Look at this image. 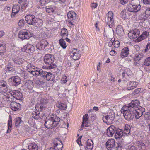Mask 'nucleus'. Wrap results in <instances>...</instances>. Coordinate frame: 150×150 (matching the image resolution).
I'll return each instance as SVG.
<instances>
[{
	"instance_id": "f257e3e1",
	"label": "nucleus",
	"mask_w": 150,
	"mask_h": 150,
	"mask_svg": "<svg viewBox=\"0 0 150 150\" xmlns=\"http://www.w3.org/2000/svg\"><path fill=\"white\" fill-rule=\"evenodd\" d=\"M60 120L59 117L53 115H51L50 117H46L44 125L47 128L52 129L56 126Z\"/></svg>"
},
{
	"instance_id": "f03ea898",
	"label": "nucleus",
	"mask_w": 150,
	"mask_h": 150,
	"mask_svg": "<svg viewBox=\"0 0 150 150\" xmlns=\"http://www.w3.org/2000/svg\"><path fill=\"white\" fill-rule=\"evenodd\" d=\"M45 62L47 65L50 69H53L56 67L54 63V57L53 55L50 54H46L44 57Z\"/></svg>"
},
{
	"instance_id": "7ed1b4c3",
	"label": "nucleus",
	"mask_w": 150,
	"mask_h": 150,
	"mask_svg": "<svg viewBox=\"0 0 150 150\" xmlns=\"http://www.w3.org/2000/svg\"><path fill=\"white\" fill-rule=\"evenodd\" d=\"M138 102L137 101L132 100L130 103L128 104V105H125L123 106L121 109L120 111L122 113L124 114L125 112H127L130 110H132L134 107L133 105L137 104Z\"/></svg>"
},
{
	"instance_id": "20e7f679",
	"label": "nucleus",
	"mask_w": 150,
	"mask_h": 150,
	"mask_svg": "<svg viewBox=\"0 0 150 150\" xmlns=\"http://www.w3.org/2000/svg\"><path fill=\"white\" fill-rule=\"evenodd\" d=\"M115 116L114 113L112 111L108 113L107 115L103 116L102 119L104 122L107 124H110L112 123Z\"/></svg>"
},
{
	"instance_id": "39448f33",
	"label": "nucleus",
	"mask_w": 150,
	"mask_h": 150,
	"mask_svg": "<svg viewBox=\"0 0 150 150\" xmlns=\"http://www.w3.org/2000/svg\"><path fill=\"white\" fill-rule=\"evenodd\" d=\"M48 102L47 99L42 98L40 103H38V104L36 105V108L37 110L41 111L44 110L46 107L45 105Z\"/></svg>"
},
{
	"instance_id": "423d86ee",
	"label": "nucleus",
	"mask_w": 150,
	"mask_h": 150,
	"mask_svg": "<svg viewBox=\"0 0 150 150\" xmlns=\"http://www.w3.org/2000/svg\"><path fill=\"white\" fill-rule=\"evenodd\" d=\"M128 11L130 12H136L139 11L141 8V6L139 4H129L127 6Z\"/></svg>"
},
{
	"instance_id": "0eeeda50",
	"label": "nucleus",
	"mask_w": 150,
	"mask_h": 150,
	"mask_svg": "<svg viewBox=\"0 0 150 150\" xmlns=\"http://www.w3.org/2000/svg\"><path fill=\"white\" fill-rule=\"evenodd\" d=\"M32 36V35L25 29L21 30L18 34V37L22 40L28 39Z\"/></svg>"
},
{
	"instance_id": "6e6552de",
	"label": "nucleus",
	"mask_w": 150,
	"mask_h": 150,
	"mask_svg": "<svg viewBox=\"0 0 150 150\" xmlns=\"http://www.w3.org/2000/svg\"><path fill=\"white\" fill-rule=\"evenodd\" d=\"M70 52V55L73 59L77 60L79 59L81 56V52L79 50L74 48Z\"/></svg>"
},
{
	"instance_id": "1a4fd4ad",
	"label": "nucleus",
	"mask_w": 150,
	"mask_h": 150,
	"mask_svg": "<svg viewBox=\"0 0 150 150\" xmlns=\"http://www.w3.org/2000/svg\"><path fill=\"white\" fill-rule=\"evenodd\" d=\"M53 146L55 150H61L63 147V144L59 138H55L54 139Z\"/></svg>"
},
{
	"instance_id": "9d476101",
	"label": "nucleus",
	"mask_w": 150,
	"mask_h": 150,
	"mask_svg": "<svg viewBox=\"0 0 150 150\" xmlns=\"http://www.w3.org/2000/svg\"><path fill=\"white\" fill-rule=\"evenodd\" d=\"M9 89V86L7 82L4 80L0 81V93H5Z\"/></svg>"
},
{
	"instance_id": "9b49d317",
	"label": "nucleus",
	"mask_w": 150,
	"mask_h": 150,
	"mask_svg": "<svg viewBox=\"0 0 150 150\" xmlns=\"http://www.w3.org/2000/svg\"><path fill=\"white\" fill-rule=\"evenodd\" d=\"M107 24L110 28H111L114 25L113 13L111 11H109L108 13Z\"/></svg>"
},
{
	"instance_id": "f8f14e48",
	"label": "nucleus",
	"mask_w": 150,
	"mask_h": 150,
	"mask_svg": "<svg viewBox=\"0 0 150 150\" xmlns=\"http://www.w3.org/2000/svg\"><path fill=\"white\" fill-rule=\"evenodd\" d=\"M22 52H25L28 53H33L35 51L34 46L31 44H27L21 48Z\"/></svg>"
},
{
	"instance_id": "ddd939ff",
	"label": "nucleus",
	"mask_w": 150,
	"mask_h": 150,
	"mask_svg": "<svg viewBox=\"0 0 150 150\" xmlns=\"http://www.w3.org/2000/svg\"><path fill=\"white\" fill-rule=\"evenodd\" d=\"M18 1L19 3H21L22 2H24L23 5L21 7V9L22 10L25 8V9L28 10L32 6V2L29 1V0H18Z\"/></svg>"
},
{
	"instance_id": "4468645a",
	"label": "nucleus",
	"mask_w": 150,
	"mask_h": 150,
	"mask_svg": "<svg viewBox=\"0 0 150 150\" xmlns=\"http://www.w3.org/2000/svg\"><path fill=\"white\" fill-rule=\"evenodd\" d=\"M140 33L139 30L137 29H135L129 33L128 36L130 39H134L139 36Z\"/></svg>"
},
{
	"instance_id": "2eb2a0df",
	"label": "nucleus",
	"mask_w": 150,
	"mask_h": 150,
	"mask_svg": "<svg viewBox=\"0 0 150 150\" xmlns=\"http://www.w3.org/2000/svg\"><path fill=\"white\" fill-rule=\"evenodd\" d=\"M32 71V74L35 76H40L41 77L45 78V74L46 72L43 71L42 69L38 68L34 71Z\"/></svg>"
},
{
	"instance_id": "dca6fc26",
	"label": "nucleus",
	"mask_w": 150,
	"mask_h": 150,
	"mask_svg": "<svg viewBox=\"0 0 150 150\" xmlns=\"http://www.w3.org/2000/svg\"><path fill=\"white\" fill-rule=\"evenodd\" d=\"M134 101H137L138 102L137 103V104L133 105L134 107L133 108L132 110H134L135 111L143 113L145 111V109L141 106H138V105L139 104V102L137 100H134Z\"/></svg>"
},
{
	"instance_id": "f3484780",
	"label": "nucleus",
	"mask_w": 150,
	"mask_h": 150,
	"mask_svg": "<svg viewBox=\"0 0 150 150\" xmlns=\"http://www.w3.org/2000/svg\"><path fill=\"white\" fill-rule=\"evenodd\" d=\"M3 99L5 101H9L10 102H13L14 100V96L12 93L11 91L9 93H6L3 96Z\"/></svg>"
},
{
	"instance_id": "a211bd4d",
	"label": "nucleus",
	"mask_w": 150,
	"mask_h": 150,
	"mask_svg": "<svg viewBox=\"0 0 150 150\" xmlns=\"http://www.w3.org/2000/svg\"><path fill=\"white\" fill-rule=\"evenodd\" d=\"M48 42L45 40H42L38 42L36 45V47L39 50H43L47 45Z\"/></svg>"
},
{
	"instance_id": "6ab92c4d",
	"label": "nucleus",
	"mask_w": 150,
	"mask_h": 150,
	"mask_svg": "<svg viewBox=\"0 0 150 150\" xmlns=\"http://www.w3.org/2000/svg\"><path fill=\"white\" fill-rule=\"evenodd\" d=\"M116 131V128L114 126H110L107 129L106 134L108 137H111L113 135Z\"/></svg>"
},
{
	"instance_id": "aec40b11",
	"label": "nucleus",
	"mask_w": 150,
	"mask_h": 150,
	"mask_svg": "<svg viewBox=\"0 0 150 150\" xmlns=\"http://www.w3.org/2000/svg\"><path fill=\"white\" fill-rule=\"evenodd\" d=\"M9 106L10 108L12 110L16 111L20 108L21 105L18 103L13 101L11 103Z\"/></svg>"
},
{
	"instance_id": "412c9836",
	"label": "nucleus",
	"mask_w": 150,
	"mask_h": 150,
	"mask_svg": "<svg viewBox=\"0 0 150 150\" xmlns=\"http://www.w3.org/2000/svg\"><path fill=\"white\" fill-rule=\"evenodd\" d=\"M11 91L13 96H14V99L20 100L22 98V94L18 90H16Z\"/></svg>"
},
{
	"instance_id": "4be33fe9",
	"label": "nucleus",
	"mask_w": 150,
	"mask_h": 150,
	"mask_svg": "<svg viewBox=\"0 0 150 150\" xmlns=\"http://www.w3.org/2000/svg\"><path fill=\"white\" fill-rule=\"evenodd\" d=\"M35 18V17L33 15H28L25 17V20L28 24L32 25Z\"/></svg>"
},
{
	"instance_id": "5701e85b",
	"label": "nucleus",
	"mask_w": 150,
	"mask_h": 150,
	"mask_svg": "<svg viewBox=\"0 0 150 150\" xmlns=\"http://www.w3.org/2000/svg\"><path fill=\"white\" fill-rule=\"evenodd\" d=\"M149 35V33L147 31L143 32L137 39V41L139 42L148 37Z\"/></svg>"
},
{
	"instance_id": "b1692460",
	"label": "nucleus",
	"mask_w": 150,
	"mask_h": 150,
	"mask_svg": "<svg viewBox=\"0 0 150 150\" xmlns=\"http://www.w3.org/2000/svg\"><path fill=\"white\" fill-rule=\"evenodd\" d=\"M46 12L49 13H53L56 10V7L52 5H48L45 7Z\"/></svg>"
},
{
	"instance_id": "393cba45",
	"label": "nucleus",
	"mask_w": 150,
	"mask_h": 150,
	"mask_svg": "<svg viewBox=\"0 0 150 150\" xmlns=\"http://www.w3.org/2000/svg\"><path fill=\"white\" fill-rule=\"evenodd\" d=\"M34 20V21L32 25L37 27H40L42 25L43 23L41 19L39 18H35Z\"/></svg>"
},
{
	"instance_id": "a878e982",
	"label": "nucleus",
	"mask_w": 150,
	"mask_h": 150,
	"mask_svg": "<svg viewBox=\"0 0 150 150\" xmlns=\"http://www.w3.org/2000/svg\"><path fill=\"white\" fill-rule=\"evenodd\" d=\"M12 82L14 86H18L21 83V79L19 77L14 76L11 78Z\"/></svg>"
},
{
	"instance_id": "bb28decb",
	"label": "nucleus",
	"mask_w": 150,
	"mask_h": 150,
	"mask_svg": "<svg viewBox=\"0 0 150 150\" xmlns=\"http://www.w3.org/2000/svg\"><path fill=\"white\" fill-rule=\"evenodd\" d=\"M132 110H130L123 114L125 119L128 121L132 120L134 115L132 114Z\"/></svg>"
},
{
	"instance_id": "cd10ccee",
	"label": "nucleus",
	"mask_w": 150,
	"mask_h": 150,
	"mask_svg": "<svg viewBox=\"0 0 150 150\" xmlns=\"http://www.w3.org/2000/svg\"><path fill=\"white\" fill-rule=\"evenodd\" d=\"M88 114H85L83 117V122L81 126V128H82L84 126L88 127L89 125L88 122V118H87Z\"/></svg>"
},
{
	"instance_id": "c85d7f7f",
	"label": "nucleus",
	"mask_w": 150,
	"mask_h": 150,
	"mask_svg": "<svg viewBox=\"0 0 150 150\" xmlns=\"http://www.w3.org/2000/svg\"><path fill=\"white\" fill-rule=\"evenodd\" d=\"M115 144V141L112 139H111L108 140L106 143V147L110 149V148L113 147Z\"/></svg>"
},
{
	"instance_id": "c756f323",
	"label": "nucleus",
	"mask_w": 150,
	"mask_h": 150,
	"mask_svg": "<svg viewBox=\"0 0 150 150\" xmlns=\"http://www.w3.org/2000/svg\"><path fill=\"white\" fill-rule=\"evenodd\" d=\"M135 147L139 150H145L146 149V146L145 144L140 142H138L136 143Z\"/></svg>"
},
{
	"instance_id": "7c9ffc66",
	"label": "nucleus",
	"mask_w": 150,
	"mask_h": 150,
	"mask_svg": "<svg viewBox=\"0 0 150 150\" xmlns=\"http://www.w3.org/2000/svg\"><path fill=\"white\" fill-rule=\"evenodd\" d=\"M20 7L18 5H15L13 6L12 9L11 17H14L15 15L19 11Z\"/></svg>"
},
{
	"instance_id": "2f4dec72",
	"label": "nucleus",
	"mask_w": 150,
	"mask_h": 150,
	"mask_svg": "<svg viewBox=\"0 0 150 150\" xmlns=\"http://www.w3.org/2000/svg\"><path fill=\"white\" fill-rule=\"evenodd\" d=\"M44 78L47 81H51L54 79V76L51 73L46 72Z\"/></svg>"
},
{
	"instance_id": "473e14b6",
	"label": "nucleus",
	"mask_w": 150,
	"mask_h": 150,
	"mask_svg": "<svg viewBox=\"0 0 150 150\" xmlns=\"http://www.w3.org/2000/svg\"><path fill=\"white\" fill-rule=\"evenodd\" d=\"M93 143L91 139H89L87 140V142L85 146V149L86 150H91L93 147Z\"/></svg>"
},
{
	"instance_id": "72a5a7b5",
	"label": "nucleus",
	"mask_w": 150,
	"mask_h": 150,
	"mask_svg": "<svg viewBox=\"0 0 150 150\" xmlns=\"http://www.w3.org/2000/svg\"><path fill=\"white\" fill-rule=\"evenodd\" d=\"M129 49L127 47H125L123 48L121 53V56L122 58L127 57L129 54Z\"/></svg>"
},
{
	"instance_id": "f704fd0d",
	"label": "nucleus",
	"mask_w": 150,
	"mask_h": 150,
	"mask_svg": "<svg viewBox=\"0 0 150 150\" xmlns=\"http://www.w3.org/2000/svg\"><path fill=\"white\" fill-rule=\"evenodd\" d=\"M116 32L117 35L121 36L122 35L124 34V31L121 25H119L116 28Z\"/></svg>"
},
{
	"instance_id": "c9c22d12",
	"label": "nucleus",
	"mask_w": 150,
	"mask_h": 150,
	"mask_svg": "<svg viewBox=\"0 0 150 150\" xmlns=\"http://www.w3.org/2000/svg\"><path fill=\"white\" fill-rule=\"evenodd\" d=\"M13 61L16 65L20 66L22 64L23 62V59L18 57L13 59Z\"/></svg>"
},
{
	"instance_id": "e433bc0d",
	"label": "nucleus",
	"mask_w": 150,
	"mask_h": 150,
	"mask_svg": "<svg viewBox=\"0 0 150 150\" xmlns=\"http://www.w3.org/2000/svg\"><path fill=\"white\" fill-rule=\"evenodd\" d=\"M129 84L130 87H128L127 89L128 90H132L137 87L138 84V83L137 82L134 81H130L129 82Z\"/></svg>"
},
{
	"instance_id": "4c0bfd02",
	"label": "nucleus",
	"mask_w": 150,
	"mask_h": 150,
	"mask_svg": "<svg viewBox=\"0 0 150 150\" xmlns=\"http://www.w3.org/2000/svg\"><path fill=\"white\" fill-rule=\"evenodd\" d=\"M116 132L115 133V137L116 139L121 138L123 135V132L120 129L116 130Z\"/></svg>"
},
{
	"instance_id": "58836bf2",
	"label": "nucleus",
	"mask_w": 150,
	"mask_h": 150,
	"mask_svg": "<svg viewBox=\"0 0 150 150\" xmlns=\"http://www.w3.org/2000/svg\"><path fill=\"white\" fill-rule=\"evenodd\" d=\"M67 16L68 18L71 21L76 19V14L74 11H70L68 13Z\"/></svg>"
},
{
	"instance_id": "ea45409f",
	"label": "nucleus",
	"mask_w": 150,
	"mask_h": 150,
	"mask_svg": "<svg viewBox=\"0 0 150 150\" xmlns=\"http://www.w3.org/2000/svg\"><path fill=\"white\" fill-rule=\"evenodd\" d=\"M25 87L29 89H31L33 87V82L30 80H28L25 82L24 85Z\"/></svg>"
},
{
	"instance_id": "a19ab883",
	"label": "nucleus",
	"mask_w": 150,
	"mask_h": 150,
	"mask_svg": "<svg viewBox=\"0 0 150 150\" xmlns=\"http://www.w3.org/2000/svg\"><path fill=\"white\" fill-rule=\"evenodd\" d=\"M8 129L6 133H9L11 132V128L12 127V120L11 117H10L8 122Z\"/></svg>"
},
{
	"instance_id": "79ce46f5",
	"label": "nucleus",
	"mask_w": 150,
	"mask_h": 150,
	"mask_svg": "<svg viewBox=\"0 0 150 150\" xmlns=\"http://www.w3.org/2000/svg\"><path fill=\"white\" fill-rule=\"evenodd\" d=\"M56 107L61 110H64L66 109L67 106L61 102H58L56 104Z\"/></svg>"
},
{
	"instance_id": "37998d69",
	"label": "nucleus",
	"mask_w": 150,
	"mask_h": 150,
	"mask_svg": "<svg viewBox=\"0 0 150 150\" xmlns=\"http://www.w3.org/2000/svg\"><path fill=\"white\" fill-rule=\"evenodd\" d=\"M37 68L31 64H28L27 66V69L29 72H30L32 74V71L35 70Z\"/></svg>"
},
{
	"instance_id": "c03bdc74",
	"label": "nucleus",
	"mask_w": 150,
	"mask_h": 150,
	"mask_svg": "<svg viewBox=\"0 0 150 150\" xmlns=\"http://www.w3.org/2000/svg\"><path fill=\"white\" fill-rule=\"evenodd\" d=\"M32 117L36 119H38L40 117V114L39 111H34L32 114Z\"/></svg>"
},
{
	"instance_id": "a18cd8bd",
	"label": "nucleus",
	"mask_w": 150,
	"mask_h": 150,
	"mask_svg": "<svg viewBox=\"0 0 150 150\" xmlns=\"http://www.w3.org/2000/svg\"><path fill=\"white\" fill-rule=\"evenodd\" d=\"M28 149L30 150H38L37 145L35 144L31 143L28 145Z\"/></svg>"
},
{
	"instance_id": "49530a36",
	"label": "nucleus",
	"mask_w": 150,
	"mask_h": 150,
	"mask_svg": "<svg viewBox=\"0 0 150 150\" xmlns=\"http://www.w3.org/2000/svg\"><path fill=\"white\" fill-rule=\"evenodd\" d=\"M61 35L63 37H65L68 35L67 30L66 28H63L61 31Z\"/></svg>"
},
{
	"instance_id": "de8ad7c7",
	"label": "nucleus",
	"mask_w": 150,
	"mask_h": 150,
	"mask_svg": "<svg viewBox=\"0 0 150 150\" xmlns=\"http://www.w3.org/2000/svg\"><path fill=\"white\" fill-rule=\"evenodd\" d=\"M0 42V54L1 56L3 55V53L6 51V48L4 45L1 44Z\"/></svg>"
},
{
	"instance_id": "09e8293b",
	"label": "nucleus",
	"mask_w": 150,
	"mask_h": 150,
	"mask_svg": "<svg viewBox=\"0 0 150 150\" xmlns=\"http://www.w3.org/2000/svg\"><path fill=\"white\" fill-rule=\"evenodd\" d=\"M130 126L128 125H126L124 130V133L127 134L129 133L130 132Z\"/></svg>"
},
{
	"instance_id": "8fccbe9b",
	"label": "nucleus",
	"mask_w": 150,
	"mask_h": 150,
	"mask_svg": "<svg viewBox=\"0 0 150 150\" xmlns=\"http://www.w3.org/2000/svg\"><path fill=\"white\" fill-rule=\"evenodd\" d=\"M59 43L60 46L63 48H66L67 46L65 43V41L63 39H61L59 40Z\"/></svg>"
},
{
	"instance_id": "3c124183",
	"label": "nucleus",
	"mask_w": 150,
	"mask_h": 150,
	"mask_svg": "<svg viewBox=\"0 0 150 150\" xmlns=\"http://www.w3.org/2000/svg\"><path fill=\"white\" fill-rule=\"evenodd\" d=\"M15 126H18L22 122L21 118L20 117L16 118L15 120Z\"/></svg>"
},
{
	"instance_id": "603ef678",
	"label": "nucleus",
	"mask_w": 150,
	"mask_h": 150,
	"mask_svg": "<svg viewBox=\"0 0 150 150\" xmlns=\"http://www.w3.org/2000/svg\"><path fill=\"white\" fill-rule=\"evenodd\" d=\"M144 65L149 66H150V56L146 58L144 62Z\"/></svg>"
},
{
	"instance_id": "864d4df0",
	"label": "nucleus",
	"mask_w": 150,
	"mask_h": 150,
	"mask_svg": "<svg viewBox=\"0 0 150 150\" xmlns=\"http://www.w3.org/2000/svg\"><path fill=\"white\" fill-rule=\"evenodd\" d=\"M143 52L144 53L150 52V42L147 44L145 49L144 50Z\"/></svg>"
},
{
	"instance_id": "5fc2aeb1",
	"label": "nucleus",
	"mask_w": 150,
	"mask_h": 150,
	"mask_svg": "<svg viewBox=\"0 0 150 150\" xmlns=\"http://www.w3.org/2000/svg\"><path fill=\"white\" fill-rule=\"evenodd\" d=\"M143 54H136L134 57V59L138 60H140L143 57Z\"/></svg>"
},
{
	"instance_id": "6e6d98bb",
	"label": "nucleus",
	"mask_w": 150,
	"mask_h": 150,
	"mask_svg": "<svg viewBox=\"0 0 150 150\" xmlns=\"http://www.w3.org/2000/svg\"><path fill=\"white\" fill-rule=\"evenodd\" d=\"M134 113L135 114V117L137 119H139L143 114V113L135 111L134 110Z\"/></svg>"
},
{
	"instance_id": "4d7b16f0",
	"label": "nucleus",
	"mask_w": 150,
	"mask_h": 150,
	"mask_svg": "<svg viewBox=\"0 0 150 150\" xmlns=\"http://www.w3.org/2000/svg\"><path fill=\"white\" fill-rule=\"evenodd\" d=\"M25 23V21L24 20L21 19L19 20V22L18 23V25L19 27H21L24 25Z\"/></svg>"
},
{
	"instance_id": "13d9d810",
	"label": "nucleus",
	"mask_w": 150,
	"mask_h": 150,
	"mask_svg": "<svg viewBox=\"0 0 150 150\" xmlns=\"http://www.w3.org/2000/svg\"><path fill=\"white\" fill-rule=\"evenodd\" d=\"M141 89L140 88L136 89L132 92V95L133 96H134L136 94L139 93Z\"/></svg>"
},
{
	"instance_id": "bf43d9fd",
	"label": "nucleus",
	"mask_w": 150,
	"mask_h": 150,
	"mask_svg": "<svg viewBox=\"0 0 150 150\" xmlns=\"http://www.w3.org/2000/svg\"><path fill=\"white\" fill-rule=\"evenodd\" d=\"M144 118L146 120H150V110L145 113Z\"/></svg>"
},
{
	"instance_id": "052dcab7",
	"label": "nucleus",
	"mask_w": 150,
	"mask_h": 150,
	"mask_svg": "<svg viewBox=\"0 0 150 150\" xmlns=\"http://www.w3.org/2000/svg\"><path fill=\"white\" fill-rule=\"evenodd\" d=\"M120 42L118 41H115L113 42V45L115 48H118L119 47Z\"/></svg>"
},
{
	"instance_id": "680f3d73",
	"label": "nucleus",
	"mask_w": 150,
	"mask_h": 150,
	"mask_svg": "<svg viewBox=\"0 0 150 150\" xmlns=\"http://www.w3.org/2000/svg\"><path fill=\"white\" fill-rule=\"evenodd\" d=\"M145 13L146 15L148 16L150 15V7H148L146 8Z\"/></svg>"
},
{
	"instance_id": "e2e57ef3",
	"label": "nucleus",
	"mask_w": 150,
	"mask_h": 150,
	"mask_svg": "<svg viewBox=\"0 0 150 150\" xmlns=\"http://www.w3.org/2000/svg\"><path fill=\"white\" fill-rule=\"evenodd\" d=\"M67 81V78L66 76H63L61 79L62 83V84L66 83Z\"/></svg>"
},
{
	"instance_id": "0e129e2a",
	"label": "nucleus",
	"mask_w": 150,
	"mask_h": 150,
	"mask_svg": "<svg viewBox=\"0 0 150 150\" xmlns=\"http://www.w3.org/2000/svg\"><path fill=\"white\" fill-rule=\"evenodd\" d=\"M115 38H112L111 40L109 42L108 44V46L110 47H111L112 45H113V42L114 41Z\"/></svg>"
},
{
	"instance_id": "69168bd1",
	"label": "nucleus",
	"mask_w": 150,
	"mask_h": 150,
	"mask_svg": "<svg viewBox=\"0 0 150 150\" xmlns=\"http://www.w3.org/2000/svg\"><path fill=\"white\" fill-rule=\"evenodd\" d=\"M121 17L123 19H125L126 18V15L125 11H122L120 13Z\"/></svg>"
},
{
	"instance_id": "338daca9",
	"label": "nucleus",
	"mask_w": 150,
	"mask_h": 150,
	"mask_svg": "<svg viewBox=\"0 0 150 150\" xmlns=\"http://www.w3.org/2000/svg\"><path fill=\"white\" fill-rule=\"evenodd\" d=\"M49 0H40V3L42 5H43L46 3H48Z\"/></svg>"
},
{
	"instance_id": "774afa93",
	"label": "nucleus",
	"mask_w": 150,
	"mask_h": 150,
	"mask_svg": "<svg viewBox=\"0 0 150 150\" xmlns=\"http://www.w3.org/2000/svg\"><path fill=\"white\" fill-rule=\"evenodd\" d=\"M110 55L114 56L116 55L117 54V52L114 50H112L110 52Z\"/></svg>"
}]
</instances>
